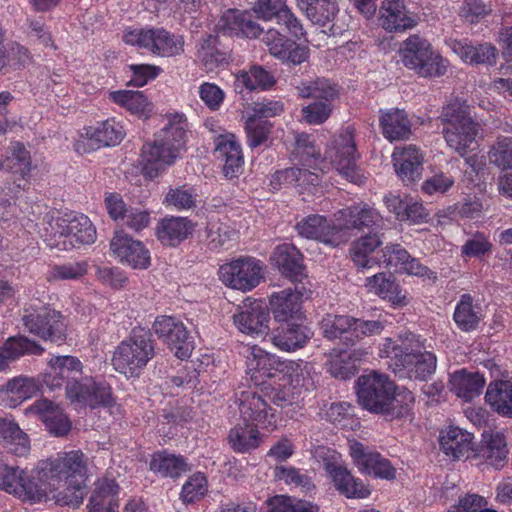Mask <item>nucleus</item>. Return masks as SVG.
I'll return each instance as SVG.
<instances>
[{"label":"nucleus","instance_id":"1","mask_svg":"<svg viewBox=\"0 0 512 512\" xmlns=\"http://www.w3.org/2000/svg\"><path fill=\"white\" fill-rule=\"evenodd\" d=\"M87 466L81 451H71L41 461L38 479L45 487L43 500H55L61 506L78 507L86 494Z\"/></svg>","mask_w":512,"mask_h":512},{"label":"nucleus","instance_id":"2","mask_svg":"<svg viewBox=\"0 0 512 512\" xmlns=\"http://www.w3.org/2000/svg\"><path fill=\"white\" fill-rule=\"evenodd\" d=\"M186 139V117L180 113L169 115L168 123L156 134L155 140L143 145V174L152 179L164 172L185 151Z\"/></svg>","mask_w":512,"mask_h":512},{"label":"nucleus","instance_id":"3","mask_svg":"<svg viewBox=\"0 0 512 512\" xmlns=\"http://www.w3.org/2000/svg\"><path fill=\"white\" fill-rule=\"evenodd\" d=\"M38 233L50 248L71 250L78 245L92 244L96 240V228L84 214L61 215L51 212L37 224Z\"/></svg>","mask_w":512,"mask_h":512},{"label":"nucleus","instance_id":"4","mask_svg":"<svg viewBox=\"0 0 512 512\" xmlns=\"http://www.w3.org/2000/svg\"><path fill=\"white\" fill-rule=\"evenodd\" d=\"M155 355L154 341L148 325H138L130 337L115 348L111 364L116 372L127 379L139 378Z\"/></svg>","mask_w":512,"mask_h":512},{"label":"nucleus","instance_id":"5","mask_svg":"<svg viewBox=\"0 0 512 512\" xmlns=\"http://www.w3.org/2000/svg\"><path fill=\"white\" fill-rule=\"evenodd\" d=\"M442 117L446 123L444 138L451 149L465 157L478 148V125L472 120L465 102L458 99L450 102L443 108Z\"/></svg>","mask_w":512,"mask_h":512},{"label":"nucleus","instance_id":"6","mask_svg":"<svg viewBox=\"0 0 512 512\" xmlns=\"http://www.w3.org/2000/svg\"><path fill=\"white\" fill-rule=\"evenodd\" d=\"M400 57L406 68L423 78L442 77L449 66L430 42L418 35H411L403 42Z\"/></svg>","mask_w":512,"mask_h":512},{"label":"nucleus","instance_id":"7","mask_svg":"<svg viewBox=\"0 0 512 512\" xmlns=\"http://www.w3.org/2000/svg\"><path fill=\"white\" fill-rule=\"evenodd\" d=\"M125 44L161 57H173L183 53L184 38L164 28L129 27L123 32Z\"/></svg>","mask_w":512,"mask_h":512},{"label":"nucleus","instance_id":"8","mask_svg":"<svg viewBox=\"0 0 512 512\" xmlns=\"http://www.w3.org/2000/svg\"><path fill=\"white\" fill-rule=\"evenodd\" d=\"M302 98H314L315 101L302 108V117L308 124L324 123L332 113V101L337 97L338 90L329 80L317 78L303 81L296 87Z\"/></svg>","mask_w":512,"mask_h":512},{"label":"nucleus","instance_id":"9","mask_svg":"<svg viewBox=\"0 0 512 512\" xmlns=\"http://www.w3.org/2000/svg\"><path fill=\"white\" fill-rule=\"evenodd\" d=\"M263 273L262 262L249 256L224 263L218 270L219 279L225 286L242 292L257 287L263 279Z\"/></svg>","mask_w":512,"mask_h":512},{"label":"nucleus","instance_id":"10","mask_svg":"<svg viewBox=\"0 0 512 512\" xmlns=\"http://www.w3.org/2000/svg\"><path fill=\"white\" fill-rule=\"evenodd\" d=\"M0 489L23 501H42L46 488L37 476H29L17 466H10L3 461L0 454Z\"/></svg>","mask_w":512,"mask_h":512},{"label":"nucleus","instance_id":"11","mask_svg":"<svg viewBox=\"0 0 512 512\" xmlns=\"http://www.w3.org/2000/svg\"><path fill=\"white\" fill-rule=\"evenodd\" d=\"M326 158L347 180L358 185L363 183V176L356 166L357 151L351 128H346L334 138L326 151Z\"/></svg>","mask_w":512,"mask_h":512},{"label":"nucleus","instance_id":"12","mask_svg":"<svg viewBox=\"0 0 512 512\" xmlns=\"http://www.w3.org/2000/svg\"><path fill=\"white\" fill-rule=\"evenodd\" d=\"M411 340L413 343L402 360H398L393 373L399 378L426 381L436 370L437 358L432 352L425 351L419 337Z\"/></svg>","mask_w":512,"mask_h":512},{"label":"nucleus","instance_id":"13","mask_svg":"<svg viewBox=\"0 0 512 512\" xmlns=\"http://www.w3.org/2000/svg\"><path fill=\"white\" fill-rule=\"evenodd\" d=\"M395 388L387 375L375 371L361 375L356 381L359 404L366 410L379 414Z\"/></svg>","mask_w":512,"mask_h":512},{"label":"nucleus","instance_id":"14","mask_svg":"<svg viewBox=\"0 0 512 512\" xmlns=\"http://www.w3.org/2000/svg\"><path fill=\"white\" fill-rule=\"evenodd\" d=\"M318 456L323 460V466L332 479L335 488L347 498H366L370 495L368 486L356 479L351 472L338 462L339 455L321 447Z\"/></svg>","mask_w":512,"mask_h":512},{"label":"nucleus","instance_id":"15","mask_svg":"<svg viewBox=\"0 0 512 512\" xmlns=\"http://www.w3.org/2000/svg\"><path fill=\"white\" fill-rule=\"evenodd\" d=\"M113 256L124 265L144 270L151 264L150 251L140 240L134 239L124 231H116L110 242Z\"/></svg>","mask_w":512,"mask_h":512},{"label":"nucleus","instance_id":"16","mask_svg":"<svg viewBox=\"0 0 512 512\" xmlns=\"http://www.w3.org/2000/svg\"><path fill=\"white\" fill-rule=\"evenodd\" d=\"M0 169L11 171L20 178L14 181L13 187L0 190V204L11 205L17 194L20 192L21 182L24 176L30 171V156L23 144L13 142L6 151L4 159L0 162Z\"/></svg>","mask_w":512,"mask_h":512},{"label":"nucleus","instance_id":"17","mask_svg":"<svg viewBox=\"0 0 512 512\" xmlns=\"http://www.w3.org/2000/svg\"><path fill=\"white\" fill-rule=\"evenodd\" d=\"M125 136L123 125L115 119H108L95 126L85 127L76 144L78 151L95 150L102 146H115Z\"/></svg>","mask_w":512,"mask_h":512},{"label":"nucleus","instance_id":"18","mask_svg":"<svg viewBox=\"0 0 512 512\" xmlns=\"http://www.w3.org/2000/svg\"><path fill=\"white\" fill-rule=\"evenodd\" d=\"M296 230L304 238L316 240L331 247L345 243L342 230L337 229L334 218L328 220L322 215H309L297 223Z\"/></svg>","mask_w":512,"mask_h":512},{"label":"nucleus","instance_id":"19","mask_svg":"<svg viewBox=\"0 0 512 512\" xmlns=\"http://www.w3.org/2000/svg\"><path fill=\"white\" fill-rule=\"evenodd\" d=\"M334 221L337 229L342 230L346 243L350 238V230L377 226L381 222V216L373 207L361 202L337 211L334 214Z\"/></svg>","mask_w":512,"mask_h":512},{"label":"nucleus","instance_id":"20","mask_svg":"<svg viewBox=\"0 0 512 512\" xmlns=\"http://www.w3.org/2000/svg\"><path fill=\"white\" fill-rule=\"evenodd\" d=\"M49 370L42 375L41 383L50 391L61 389L83 374L81 361L74 356H54L48 362Z\"/></svg>","mask_w":512,"mask_h":512},{"label":"nucleus","instance_id":"21","mask_svg":"<svg viewBox=\"0 0 512 512\" xmlns=\"http://www.w3.org/2000/svg\"><path fill=\"white\" fill-rule=\"evenodd\" d=\"M27 411L35 415L45 429L55 437H65L72 428V422L62 406L47 398L36 400Z\"/></svg>","mask_w":512,"mask_h":512},{"label":"nucleus","instance_id":"22","mask_svg":"<svg viewBox=\"0 0 512 512\" xmlns=\"http://www.w3.org/2000/svg\"><path fill=\"white\" fill-rule=\"evenodd\" d=\"M392 162L403 183L412 184L422 177L424 155L416 146L396 147L392 153Z\"/></svg>","mask_w":512,"mask_h":512},{"label":"nucleus","instance_id":"23","mask_svg":"<svg viewBox=\"0 0 512 512\" xmlns=\"http://www.w3.org/2000/svg\"><path fill=\"white\" fill-rule=\"evenodd\" d=\"M243 422L267 427L275 422L274 414L263 397L254 390L242 391L238 397Z\"/></svg>","mask_w":512,"mask_h":512},{"label":"nucleus","instance_id":"24","mask_svg":"<svg viewBox=\"0 0 512 512\" xmlns=\"http://www.w3.org/2000/svg\"><path fill=\"white\" fill-rule=\"evenodd\" d=\"M152 328L171 350L181 360L191 356L194 349L190 333L183 322H153Z\"/></svg>","mask_w":512,"mask_h":512},{"label":"nucleus","instance_id":"25","mask_svg":"<svg viewBox=\"0 0 512 512\" xmlns=\"http://www.w3.org/2000/svg\"><path fill=\"white\" fill-rule=\"evenodd\" d=\"M215 155L224 162L223 172L227 178L236 177L244 164L242 149L232 133H220L214 139Z\"/></svg>","mask_w":512,"mask_h":512},{"label":"nucleus","instance_id":"26","mask_svg":"<svg viewBox=\"0 0 512 512\" xmlns=\"http://www.w3.org/2000/svg\"><path fill=\"white\" fill-rule=\"evenodd\" d=\"M216 29L225 35L247 38H256L262 32V28L251 19L249 12L236 9L226 10L218 20Z\"/></svg>","mask_w":512,"mask_h":512},{"label":"nucleus","instance_id":"27","mask_svg":"<svg viewBox=\"0 0 512 512\" xmlns=\"http://www.w3.org/2000/svg\"><path fill=\"white\" fill-rule=\"evenodd\" d=\"M263 42L268 47L271 55L294 65L305 62L309 56L306 46H300L286 39L276 29H269L263 37Z\"/></svg>","mask_w":512,"mask_h":512},{"label":"nucleus","instance_id":"28","mask_svg":"<svg viewBox=\"0 0 512 512\" xmlns=\"http://www.w3.org/2000/svg\"><path fill=\"white\" fill-rule=\"evenodd\" d=\"M380 263H384L389 269H393L397 273H407L409 275L435 278L433 273L423 266L415 258L400 245L391 244L383 249V257Z\"/></svg>","mask_w":512,"mask_h":512},{"label":"nucleus","instance_id":"29","mask_svg":"<svg viewBox=\"0 0 512 512\" xmlns=\"http://www.w3.org/2000/svg\"><path fill=\"white\" fill-rule=\"evenodd\" d=\"M379 23L387 31H405L417 24L416 17L407 12L405 0H384L379 10Z\"/></svg>","mask_w":512,"mask_h":512},{"label":"nucleus","instance_id":"30","mask_svg":"<svg viewBox=\"0 0 512 512\" xmlns=\"http://www.w3.org/2000/svg\"><path fill=\"white\" fill-rule=\"evenodd\" d=\"M292 160L302 172L313 171L319 176V172L323 171L324 161L321 158L320 149L309 134L299 133L295 136Z\"/></svg>","mask_w":512,"mask_h":512},{"label":"nucleus","instance_id":"31","mask_svg":"<svg viewBox=\"0 0 512 512\" xmlns=\"http://www.w3.org/2000/svg\"><path fill=\"white\" fill-rule=\"evenodd\" d=\"M194 231V224L186 217H165L156 226L158 240L167 246H177Z\"/></svg>","mask_w":512,"mask_h":512},{"label":"nucleus","instance_id":"32","mask_svg":"<svg viewBox=\"0 0 512 512\" xmlns=\"http://www.w3.org/2000/svg\"><path fill=\"white\" fill-rule=\"evenodd\" d=\"M108 98L114 104L124 108L132 115L141 119H148L154 111L153 103L142 91H110L108 93Z\"/></svg>","mask_w":512,"mask_h":512},{"label":"nucleus","instance_id":"33","mask_svg":"<svg viewBox=\"0 0 512 512\" xmlns=\"http://www.w3.org/2000/svg\"><path fill=\"white\" fill-rule=\"evenodd\" d=\"M361 354L350 349H332L328 354V372L334 378L347 380L359 370Z\"/></svg>","mask_w":512,"mask_h":512},{"label":"nucleus","instance_id":"34","mask_svg":"<svg viewBox=\"0 0 512 512\" xmlns=\"http://www.w3.org/2000/svg\"><path fill=\"white\" fill-rule=\"evenodd\" d=\"M302 294L298 291L285 289L270 296V306L275 320L301 319Z\"/></svg>","mask_w":512,"mask_h":512},{"label":"nucleus","instance_id":"35","mask_svg":"<svg viewBox=\"0 0 512 512\" xmlns=\"http://www.w3.org/2000/svg\"><path fill=\"white\" fill-rule=\"evenodd\" d=\"M382 244L377 234H366L357 238L350 247V256L359 270L371 269L380 264V260L373 256L374 251Z\"/></svg>","mask_w":512,"mask_h":512},{"label":"nucleus","instance_id":"36","mask_svg":"<svg viewBox=\"0 0 512 512\" xmlns=\"http://www.w3.org/2000/svg\"><path fill=\"white\" fill-rule=\"evenodd\" d=\"M0 444L16 456H25L30 451L28 435L11 418L0 417Z\"/></svg>","mask_w":512,"mask_h":512},{"label":"nucleus","instance_id":"37","mask_svg":"<svg viewBox=\"0 0 512 512\" xmlns=\"http://www.w3.org/2000/svg\"><path fill=\"white\" fill-rule=\"evenodd\" d=\"M380 127L389 141L406 139L411 135V123L404 110H380Z\"/></svg>","mask_w":512,"mask_h":512},{"label":"nucleus","instance_id":"38","mask_svg":"<svg viewBox=\"0 0 512 512\" xmlns=\"http://www.w3.org/2000/svg\"><path fill=\"white\" fill-rule=\"evenodd\" d=\"M365 287L369 293L388 300L395 306H402L407 303L406 294L395 280L385 273H377L366 278Z\"/></svg>","mask_w":512,"mask_h":512},{"label":"nucleus","instance_id":"39","mask_svg":"<svg viewBox=\"0 0 512 512\" xmlns=\"http://www.w3.org/2000/svg\"><path fill=\"white\" fill-rule=\"evenodd\" d=\"M271 262L287 277L297 278L302 274V254L293 244L278 245L271 255Z\"/></svg>","mask_w":512,"mask_h":512},{"label":"nucleus","instance_id":"40","mask_svg":"<svg viewBox=\"0 0 512 512\" xmlns=\"http://www.w3.org/2000/svg\"><path fill=\"white\" fill-rule=\"evenodd\" d=\"M250 354L252 357L247 356V368L256 384L263 383L265 378L274 377L279 371L281 363L275 356L255 346L252 347Z\"/></svg>","mask_w":512,"mask_h":512},{"label":"nucleus","instance_id":"41","mask_svg":"<svg viewBox=\"0 0 512 512\" xmlns=\"http://www.w3.org/2000/svg\"><path fill=\"white\" fill-rule=\"evenodd\" d=\"M119 486L114 479L99 480L90 497L89 512H116L118 503L116 495Z\"/></svg>","mask_w":512,"mask_h":512},{"label":"nucleus","instance_id":"42","mask_svg":"<svg viewBox=\"0 0 512 512\" xmlns=\"http://www.w3.org/2000/svg\"><path fill=\"white\" fill-rule=\"evenodd\" d=\"M309 339L308 330L301 324L284 322L276 329L272 342L279 349L292 351L304 346Z\"/></svg>","mask_w":512,"mask_h":512},{"label":"nucleus","instance_id":"43","mask_svg":"<svg viewBox=\"0 0 512 512\" xmlns=\"http://www.w3.org/2000/svg\"><path fill=\"white\" fill-rule=\"evenodd\" d=\"M483 444L478 456L495 469L503 468L507 463L508 449L505 438L500 433L483 434Z\"/></svg>","mask_w":512,"mask_h":512},{"label":"nucleus","instance_id":"44","mask_svg":"<svg viewBox=\"0 0 512 512\" xmlns=\"http://www.w3.org/2000/svg\"><path fill=\"white\" fill-rule=\"evenodd\" d=\"M318 184L316 172H302L301 169L291 167L275 172L270 179V186L273 190L280 189L283 185L308 189Z\"/></svg>","mask_w":512,"mask_h":512},{"label":"nucleus","instance_id":"45","mask_svg":"<svg viewBox=\"0 0 512 512\" xmlns=\"http://www.w3.org/2000/svg\"><path fill=\"white\" fill-rule=\"evenodd\" d=\"M472 440L471 433L459 427H450L446 433H441L440 446L446 455L459 459L472 450Z\"/></svg>","mask_w":512,"mask_h":512},{"label":"nucleus","instance_id":"46","mask_svg":"<svg viewBox=\"0 0 512 512\" xmlns=\"http://www.w3.org/2000/svg\"><path fill=\"white\" fill-rule=\"evenodd\" d=\"M451 390L466 401H470L482 392L485 380L479 373L455 372L450 380Z\"/></svg>","mask_w":512,"mask_h":512},{"label":"nucleus","instance_id":"47","mask_svg":"<svg viewBox=\"0 0 512 512\" xmlns=\"http://www.w3.org/2000/svg\"><path fill=\"white\" fill-rule=\"evenodd\" d=\"M486 402L503 416L512 417V383L509 381H495L489 384Z\"/></svg>","mask_w":512,"mask_h":512},{"label":"nucleus","instance_id":"48","mask_svg":"<svg viewBox=\"0 0 512 512\" xmlns=\"http://www.w3.org/2000/svg\"><path fill=\"white\" fill-rule=\"evenodd\" d=\"M256 427L244 422L230 430L228 440L234 451L246 453L259 446V431Z\"/></svg>","mask_w":512,"mask_h":512},{"label":"nucleus","instance_id":"49","mask_svg":"<svg viewBox=\"0 0 512 512\" xmlns=\"http://www.w3.org/2000/svg\"><path fill=\"white\" fill-rule=\"evenodd\" d=\"M3 36L0 38V41ZM31 61L27 48L19 43H11L7 47L0 44V74L25 67Z\"/></svg>","mask_w":512,"mask_h":512},{"label":"nucleus","instance_id":"50","mask_svg":"<svg viewBox=\"0 0 512 512\" xmlns=\"http://www.w3.org/2000/svg\"><path fill=\"white\" fill-rule=\"evenodd\" d=\"M413 403L414 396L412 392L405 389L397 391L395 387L392 395H390L388 401H386L385 407L382 408L379 414L384 415L390 420L406 417L409 415Z\"/></svg>","mask_w":512,"mask_h":512},{"label":"nucleus","instance_id":"51","mask_svg":"<svg viewBox=\"0 0 512 512\" xmlns=\"http://www.w3.org/2000/svg\"><path fill=\"white\" fill-rule=\"evenodd\" d=\"M150 469L164 477L176 478L189 468L183 457L163 452L153 456L150 462Z\"/></svg>","mask_w":512,"mask_h":512},{"label":"nucleus","instance_id":"52","mask_svg":"<svg viewBox=\"0 0 512 512\" xmlns=\"http://www.w3.org/2000/svg\"><path fill=\"white\" fill-rule=\"evenodd\" d=\"M10 362L25 355H42L45 349L37 342L23 335L9 337L3 344Z\"/></svg>","mask_w":512,"mask_h":512},{"label":"nucleus","instance_id":"53","mask_svg":"<svg viewBox=\"0 0 512 512\" xmlns=\"http://www.w3.org/2000/svg\"><path fill=\"white\" fill-rule=\"evenodd\" d=\"M275 83L274 76L260 66H254L249 71H243L236 76L237 86L249 90H266Z\"/></svg>","mask_w":512,"mask_h":512},{"label":"nucleus","instance_id":"54","mask_svg":"<svg viewBox=\"0 0 512 512\" xmlns=\"http://www.w3.org/2000/svg\"><path fill=\"white\" fill-rule=\"evenodd\" d=\"M196 203L197 193L194 188L187 185L170 188L163 200L166 207L178 211L190 210L196 207Z\"/></svg>","mask_w":512,"mask_h":512},{"label":"nucleus","instance_id":"55","mask_svg":"<svg viewBox=\"0 0 512 512\" xmlns=\"http://www.w3.org/2000/svg\"><path fill=\"white\" fill-rule=\"evenodd\" d=\"M411 338H416V335L411 332H406L398 336V340L387 338L383 344L381 350L382 354L390 358L389 367L394 372V367L399 364L398 360H402V357L406 354L409 347L413 343Z\"/></svg>","mask_w":512,"mask_h":512},{"label":"nucleus","instance_id":"56","mask_svg":"<svg viewBox=\"0 0 512 512\" xmlns=\"http://www.w3.org/2000/svg\"><path fill=\"white\" fill-rule=\"evenodd\" d=\"M26 328L35 336L53 343L66 339V326L63 322H25Z\"/></svg>","mask_w":512,"mask_h":512},{"label":"nucleus","instance_id":"57","mask_svg":"<svg viewBox=\"0 0 512 512\" xmlns=\"http://www.w3.org/2000/svg\"><path fill=\"white\" fill-rule=\"evenodd\" d=\"M217 42V37L208 35L198 50V58L208 72L215 71L225 62V55L217 49Z\"/></svg>","mask_w":512,"mask_h":512},{"label":"nucleus","instance_id":"58","mask_svg":"<svg viewBox=\"0 0 512 512\" xmlns=\"http://www.w3.org/2000/svg\"><path fill=\"white\" fill-rule=\"evenodd\" d=\"M88 382L90 383V387L85 406L95 409L99 407L109 408L115 404V399L109 384L96 382L93 378Z\"/></svg>","mask_w":512,"mask_h":512},{"label":"nucleus","instance_id":"59","mask_svg":"<svg viewBox=\"0 0 512 512\" xmlns=\"http://www.w3.org/2000/svg\"><path fill=\"white\" fill-rule=\"evenodd\" d=\"M5 389L18 401L31 398L39 390V381L32 377L18 376L9 380Z\"/></svg>","mask_w":512,"mask_h":512},{"label":"nucleus","instance_id":"60","mask_svg":"<svg viewBox=\"0 0 512 512\" xmlns=\"http://www.w3.org/2000/svg\"><path fill=\"white\" fill-rule=\"evenodd\" d=\"M271 128V122L247 116L245 131L248 145L251 148H255L265 143L268 140Z\"/></svg>","mask_w":512,"mask_h":512},{"label":"nucleus","instance_id":"61","mask_svg":"<svg viewBox=\"0 0 512 512\" xmlns=\"http://www.w3.org/2000/svg\"><path fill=\"white\" fill-rule=\"evenodd\" d=\"M338 11L337 0H320L304 14L312 23L324 26L335 18Z\"/></svg>","mask_w":512,"mask_h":512},{"label":"nucleus","instance_id":"62","mask_svg":"<svg viewBox=\"0 0 512 512\" xmlns=\"http://www.w3.org/2000/svg\"><path fill=\"white\" fill-rule=\"evenodd\" d=\"M361 471L386 480H392L396 477V469L391 465L390 461L377 452H373L368 460H366Z\"/></svg>","mask_w":512,"mask_h":512},{"label":"nucleus","instance_id":"63","mask_svg":"<svg viewBox=\"0 0 512 512\" xmlns=\"http://www.w3.org/2000/svg\"><path fill=\"white\" fill-rule=\"evenodd\" d=\"M491 163L501 169L512 168V138L504 137L498 139L489 151Z\"/></svg>","mask_w":512,"mask_h":512},{"label":"nucleus","instance_id":"64","mask_svg":"<svg viewBox=\"0 0 512 512\" xmlns=\"http://www.w3.org/2000/svg\"><path fill=\"white\" fill-rule=\"evenodd\" d=\"M87 263L71 262L54 266L48 275V280H76L87 273Z\"/></svg>","mask_w":512,"mask_h":512}]
</instances>
